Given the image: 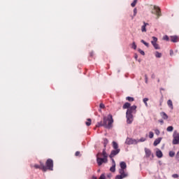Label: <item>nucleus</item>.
Returning <instances> with one entry per match:
<instances>
[{
  "mask_svg": "<svg viewBox=\"0 0 179 179\" xmlns=\"http://www.w3.org/2000/svg\"><path fill=\"white\" fill-rule=\"evenodd\" d=\"M108 157V154L106 152V148L103 150L102 153L99 152L96 155V162L98 163V166H101L103 163H107L108 160L107 159Z\"/></svg>",
  "mask_w": 179,
  "mask_h": 179,
  "instance_id": "obj_1",
  "label": "nucleus"
},
{
  "mask_svg": "<svg viewBox=\"0 0 179 179\" xmlns=\"http://www.w3.org/2000/svg\"><path fill=\"white\" fill-rule=\"evenodd\" d=\"M103 122L105 128H111V125H113V122H114V120H113V115H108V117H103Z\"/></svg>",
  "mask_w": 179,
  "mask_h": 179,
  "instance_id": "obj_2",
  "label": "nucleus"
},
{
  "mask_svg": "<svg viewBox=\"0 0 179 179\" xmlns=\"http://www.w3.org/2000/svg\"><path fill=\"white\" fill-rule=\"evenodd\" d=\"M119 173L120 175L116 176L115 179H124L128 177L127 169H119Z\"/></svg>",
  "mask_w": 179,
  "mask_h": 179,
  "instance_id": "obj_3",
  "label": "nucleus"
},
{
  "mask_svg": "<svg viewBox=\"0 0 179 179\" xmlns=\"http://www.w3.org/2000/svg\"><path fill=\"white\" fill-rule=\"evenodd\" d=\"M46 171L47 170H50V171H52L54 170V161L51 159H48L46 161Z\"/></svg>",
  "mask_w": 179,
  "mask_h": 179,
  "instance_id": "obj_4",
  "label": "nucleus"
},
{
  "mask_svg": "<svg viewBox=\"0 0 179 179\" xmlns=\"http://www.w3.org/2000/svg\"><path fill=\"white\" fill-rule=\"evenodd\" d=\"M173 145H178L179 143V134L177 132V131H175L173 134Z\"/></svg>",
  "mask_w": 179,
  "mask_h": 179,
  "instance_id": "obj_5",
  "label": "nucleus"
},
{
  "mask_svg": "<svg viewBox=\"0 0 179 179\" xmlns=\"http://www.w3.org/2000/svg\"><path fill=\"white\" fill-rule=\"evenodd\" d=\"M40 165L35 164L34 166V169H39V170H43V171H47V167L44 165V163H43L41 161L39 162Z\"/></svg>",
  "mask_w": 179,
  "mask_h": 179,
  "instance_id": "obj_6",
  "label": "nucleus"
},
{
  "mask_svg": "<svg viewBox=\"0 0 179 179\" xmlns=\"http://www.w3.org/2000/svg\"><path fill=\"white\" fill-rule=\"evenodd\" d=\"M136 106L134 105L129 108L126 112L127 114H135L136 113Z\"/></svg>",
  "mask_w": 179,
  "mask_h": 179,
  "instance_id": "obj_7",
  "label": "nucleus"
},
{
  "mask_svg": "<svg viewBox=\"0 0 179 179\" xmlns=\"http://www.w3.org/2000/svg\"><path fill=\"white\" fill-rule=\"evenodd\" d=\"M126 145H136L138 143V141L131 138H127L125 141Z\"/></svg>",
  "mask_w": 179,
  "mask_h": 179,
  "instance_id": "obj_8",
  "label": "nucleus"
},
{
  "mask_svg": "<svg viewBox=\"0 0 179 179\" xmlns=\"http://www.w3.org/2000/svg\"><path fill=\"white\" fill-rule=\"evenodd\" d=\"M126 117L127 124H132V122L134 121V115L126 113Z\"/></svg>",
  "mask_w": 179,
  "mask_h": 179,
  "instance_id": "obj_9",
  "label": "nucleus"
},
{
  "mask_svg": "<svg viewBox=\"0 0 179 179\" xmlns=\"http://www.w3.org/2000/svg\"><path fill=\"white\" fill-rule=\"evenodd\" d=\"M121 152L120 149L118 150H113L109 155L110 159H113V157H115L118 153Z\"/></svg>",
  "mask_w": 179,
  "mask_h": 179,
  "instance_id": "obj_10",
  "label": "nucleus"
},
{
  "mask_svg": "<svg viewBox=\"0 0 179 179\" xmlns=\"http://www.w3.org/2000/svg\"><path fill=\"white\" fill-rule=\"evenodd\" d=\"M154 9L156 10V15L157 16V18L160 17V16H162V11L160 10V8L155 6Z\"/></svg>",
  "mask_w": 179,
  "mask_h": 179,
  "instance_id": "obj_11",
  "label": "nucleus"
},
{
  "mask_svg": "<svg viewBox=\"0 0 179 179\" xmlns=\"http://www.w3.org/2000/svg\"><path fill=\"white\" fill-rule=\"evenodd\" d=\"M145 157H150V156H152L153 154H152V151L150 149L145 148Z\"/></svg>",
  "mask_w": 179,
  "mask_h": 179,
  "instance_id": "obj_12",
  "label": "nucleus"
},
{
  "mask_svg": "<svg viewBox=\"0 0 179 179\" xmlns=\"http://www.w3.org/2000/svg\"><path fill=\"white\" fill-rule=\"evenodd\" d=\"M120 170H127V163H125V162H120Z\"/></svg>",
  "mask_w": 179,
  "mask_h": 179,
  "instance_id": "obj_13",
  "label": "nucleus"
},
{
  "mask_svg": "<svg viewBox=\"0 0 179 179\" xmlns=\"http://www.w3.org/2000/svg\"><path fill=\"white\" fill-rule=\"evenodd\" d=\"M171 41H172V43H178V36H171Z\"/></svg>",
  "mask_w": 179,
  "mask_h": 179,
  "instance_id": "obj_14",
  "label": "nucleus"
},
{
  "mask_svg": "<svg viewBox=\"0 0 179 179\" xmlns=\"http://www.w3.org/2000/svg\"><path fill=\"white\" fill-rule=\"evenodd\" d=\"M162 137H159L157 139H155V141H154V146H157V145H159V143H160L162 142Z\"/></svg>",
  "mask_w": 179,
  "mask_h": 179,
  "instance_id": "obj_15",
  "label": "nucleus"
},
{
  "mask_svg": "<svg viewBox=\"0 0 179 179\" xmlns=\"http://www.w3.org/2000/svg\"><path fill=\"white\" fill-rule=\"evenodd\" d=\"M156 156L159 159H161V157H163V152H162V150H159L156 152Z\"/></svg>",
  "mask_w": 179,
  "mask_h": 179,
  "instance_id": "obj_16",
  "label": "nucleus"
},
{
  "mask_svg": "<svg viewBox=\"0 0 179 179\" xmlns=\"http://www.w3.org/2000/svg\"><path fill=\"white\" fill-rule=\"evenodd\" d=\"M146 26H149V24L144 22V24L141 27V31L146 32Z\"/></svg>",
  "mask_w": 179,
  "mask_h": 179,
  "instance_id": "obj_17",
  "label": "nucleus"
},
{
  "mask_svg": "<svg viewBox=\"0 0 179 179\" xmlns=\"http://www.w3.org/2000/svg\"><path fill=\"white\" fill-rule=\"evenodd\" d=\"M167 105L169 106V107L170 108L171 110H173V101L171 99L168 100Z\"/></svg>",
  "mask_w": 179,
  "mask_h": 179,
  "instance_id": "obj_18",
  "label": "nucleus"
},
{
  "mask_svg": "<svg viewBox=\"0 0 179 179\" xmlns=\"http://www.w3.org/2000/svg\"><path fill=\"white\" fill-rule=\"evenodd\" d=\"M131 107V103L126 102L124 105H123V109L125 110L127 108H130Z\"/></svg>",
  "mask_w": 179,
  "mask_h": 179,
  "instance_id": "obj_19",
  "label": "nucleus"
},
{
  "mask_svg": "<svg viewBox=\"0 0 179 179\" xmlns=\"http://www.w3.org/2000/svg\"><path fill=\"white\" fill-rule=\"evenodd\" d=\"M161 116L163 118V120H167L169 118V116L164 112L161 113Z\"/></svg>",
  "mask_w": 179,
  "mask_h": 179,
  "instance_id": "obj_20",
  "label": "nucleus"
},
{
  "mask_svg": "<svg viewBox=\"0 0 179 179\" xmlns=\"http://www.w3.org/2000/svg\"><path fill=\"white\" fill-rule=\"evenodd\" d=\"M104 125H106V122H103V121H101V122H99L96 124V127H104Z\"/></svg>",
  "mask_w": 179,
  "mask_h": 179,
  "instance_id": "obj_21",
  "label": "nucleus"
},
{
  "mask_svg": "<svg viewBox=\"0 0 179 179\" xmlns=\"http://www.w3.org/2000/svg\"><path fill=\"white\" fill-rule=\"evenodd\" d=\"M113 149H115V150H118V149H120V148H118V143H117V142H115V141H113Z\"/></svg>",
  "mask_w": 179,
  "mask_h": 179,
  "instance_id": "obj_22",
  "label": "nucleus"
},
{
  "mask_svg": "<svg viewBox=\"0 0 179 179\" xmlns=\"http://www.w3.org/2000/svg\"><path fill=\"white\" fill-rule=\"evenodd\" d=\"M108 143V139L107 138H103V146H104V148L103 149H106L107 145Z\"/></svg>",
  "mask_w": 179,
  "mask_h": 179,
  "instance_id": "obj_23",
  "label": "nucleus"
},
{
  "mask_svg": "<svg viewBox=\"0 0 179 179\" xmlns=\"http://www.w3.org/2000/svg\"><path fill=\"white\" fill-rule=\"evenodd\" d=\"M87 122H85V124L87 127H90V125H92V119H87Z\"/></svg>",
  "mask_w": 179,
  "mask_h": 179,
  "instance_id": "obj_24",
  "label": "nucleus"
},
{
  "mask_svg": "<svg viewBox=\"0 0 179 179\" xmlns=\"http://www.w3.org/2000/svg\"><path fill=\"white\" fill-rule=\"evenodd\" d=\"M173 129H174V127H173V126H169L166 128V131L168 132H173Z\"/></svg>",
  "mask_w": 179,
  "mask_h": 179,
  "instance_id": "obj_25",
  "label": "nucleus"
},
{
  "mask_svg": "<svg viewBox=\"0 0 179 179\" xmlns=\"http://www.w3.org/2000/svg\"><path fill=\"white\" fill-rule=\"evenodd\" d=\"M143 103H144V104H145V107H148V101H149V99H148V98H144L143 99Z\"/></svg>",
  "mask_w": 179,
  "mask_h": 179,
  "instance_id": "obj_26",
  "label": "nucleus"
},
{
  "mask_svg": "<svg viewBox=\"0 0 179 179\" xmlns=\"http://www.w3.org/2000/svg\"><path fill=\"white\" fill-rule=\"evenodd\" d=\"M152 39L153 41H151V43L152 45L157 43V38L155 36H152Z\"/></svg>",
  "mask_w": 179,
  "mask_h": 179,
  "instance_id": "obj_27",
  "label": "nucleus"
},
{
  "mask_svg": "<svg viewBox=\"0 0 179 179\" xmlns=\"http://www.w3.org/2000/svg\"><path fill=\"white\" fill-rule=\"evenodd\" d=\"M152 39L153 41H151V43L152 45L157 43V38L155 36H152Z\"/></svg>",
  "mask_w": 179,
  "mask_h": 179,
  "instance_id": "obj_28",
  "label": "nucleus"
},
{
  "mask_svg": "<svg viewBox=\"0 0 179 179\" xmlns=\"http://www.w3.org/2000/svg\"><path fill=\"white\" fill-rule=\"evenodd\" d=\"M136 3H138V0H134V2L131 3V6H132V8H135V6H136Z\"/></svg>",
  "mask_w": 179,
  "mask_h": 179,
  "instance_id": "obj_29",
  "label": "nucleus"
},
{
  "mask_svg": "<svg viewBox=\"0 0 179 179\" xmlns=\"http://www.w3.org/2000/svg\"><path fill=\"white\" fill-rule=\"evenodd\" d=\"M154 48H155V50H160V47L159 46V44L157 43H154L152 44Z\"/></svg>",
  "mask_w": 179,
  "mask_h": 179,
  "instance_id": "obj_30",
  "label": "nucleus"
},
{
  "mask_svg": "<svg viewBox=\"0 0 179 179\" xmlns=\"http://www.w3.org/2000/svg\"><path fill=\"white\" fill-rule=\"evenodd\" d=\"M110 171H111L112 173L115 172V165H112V166L110 169Z\"/></svg>",
  "mask_w": 179,
  "mask_h": 179,
  "instance_id": "obj_31",
  "label": "nucleus"
},
{
  "mask_svg": "<svg viewBox=\"0 0 179 179\" xmlns=\"http://www.w3.org/2000/svg\"><path fill=\"white\" fill-rule=\"evenodd\" d=\"M155 57L157 58H162V53L159 52H155Z\"/></svg>",
  "mask_w": 179,
  "mask_h": 179,
  "instance_id": "obj_32",
  "label": "nucleus"
},
{
  "mask_svg": "<svg viewBox=\"0 0 179 179\" xmlns=\"http://www.w3.org/2000/svg\"><path fill=\"white\" fill-rule=\"evenodd\" d=\"M126 100H128V101H134L135 99H134V97L127 96L126 97Z\"/></svg>",
  "mask_w": 179,
  "mask_h": 179,
  "instance_id": "obj_33",
  "label": "nucleus"
},
{
  "mask_svg": "<svg viewBox=\"0 0 179 179\" xmlns=\"http://www.w3.org/2000/svg\"><path fill=\"white\" fill-rule=\"evenodd\" d=\"M175 155H176V152H174V151H170L169 152L170 157H174Z\"/></svg>",
  "mask_w": 179,
  "mask_h": 179,
  "instance_id": "obj_34",
  "label": "nucleus"
},
{
  "mask_svg": "<svg viewBox=\"0 0 179 179\" xmlns=\"http://www.w3.org/2000/svg\"><path fill=\"white\" fill-rule=\"evenodd\" d=\"M153 136H155V134L153 133V131H150L149 132V138L150 139H152L153 138Z\"/></svg>",
  "mask_w": 179,
  "mask_h": 179,
  "instance_id": "obj_35",
  "label": "nucleus"
},
{
  "mask_svg": "<svg viewBox=\"0 0 179 179\" xmlns=\"http://www.w3.org/2000/svg\"><path fill=\"white\" fill-rule=\"evenodd\" d=\"M163 40H164L165 41H169V40H170V38H169V36L165 35L163 37Z\"/></svg>",
  "mask_w": 179,
  "mask_h": 179,
  "instance_id": "obj_36",
  "label": "nucleus"
},
{
  "mask_svg": "<svg viewBox=\"0 0 179 179\" xmlns=\"http://www.w3.org/2000/svg\"><path fill=\"white\" fill-rule=\"evenodd\" d=\"M141 43H143V44H144V45H145V47H149V43L145 42L144 40H141Z\"/></svg>",
  "mask_w": 179,
  "mask_h": 179,
  "instance_id": "obj_37",
  "label": "nucleus"
},
{
  "mask_svg": "<svg viewBox=\"0 0 179 179\" xmlns=\"http://www.w3.org/2000/svg\"><path fill=\"white\" fill-rule=\"evenodd\" d=\"M145 141H146V138H141L138 141H137V143L138 142H145Z\"/></svg>",
  "mask_w": 179,
  "mask_h": 179,
  "instance_id": "obj_38",
  "label": "nucleus"
},
{
  "mask_svg": "<svg viewBox=\"0 0 179 179\" xmlns=\"http://www.w3.org/2000/svg\"><path fill=\"white\" fill-rule=\"evenodd\" d=\"M131 48H133L134 50H136V44L135 43V42H133Z\"/></svg>",
  "mask_w": 179,
  "mask_h": 179,
  "instance_id": "obj_39",
  "label": "nucleus"
},
{
  "mask_svg": "<svg viewBox=\"0 0 179 179\" xmlns=\"http://www.w3.org/2000/svg\"><path fill=\"white\" fill-rule=\"evenodd\" d=\"M138 52H140V54H141V55H145V52L141 49H138Z\"/></svg>",
  "mask_w": 179,
  "mask_h": 179,
  "instance_id": "obj_40",
  "label": "nucleus"
},
{
  "mask_svg": "<svg viewBox=\"0 0 179 179\" xmlns=\"http://www.w3.org/2000/svg\"><path fill=\"white\" fill-rule=\"evenodd\" d=\"M136 13H138V10L136 8L134 9V16H136Z\"/></svg>",
  "mask_w": 179,
  "mask_h": 179,
  "instance_id": "obj_41",
  "label": "nucleus"
},
{
  "mask_svg": "<svg viewBox=\"0 0 179 179\" xmlns=\"http://www.w3.org/2000/svg\"><path fill=\"white\" fill-rule=\"evenodd\" d=\"M155 132L156 135H160V131H159V129H155Z\"/></svg>",
  "mask_w": 179,
  "mask_h": 179,
  "instance_id": "obj_42",
  "label": "nucleus"
},
{
  "mask_svg": "<svg viewBox=\"0 0 179 179\" xmlns=\"http://www.w3.org/2000/svg\"><path fill=\"white\" fill-rule=\"evenodd\" d=\"M99 107H100V108H105L106 106H104L103 103H100Z\"/></svg>",
  "mask_w": 179,
  "mask_h": 179,
  "instance_id": "obj_43",
  "label": "nucleus"
},
{
  "mask_svg": "<svg viewBox=\"0 0 179 179\" xmlns=\"http://www.w3.org/2000/svg\"><path fill=\"white\" fill-rule=\"evenodd\" d=\"M173 178H178V174L176 173L172 176Z\"/></svg>",
  "mask_w": 179,
  "mask_h": 179,
  "instance_id": "obj_44",
  "label": "nucleus"
},
{
  "mask_svg": "<svg viewBox=\"0 0 179 179\" xmlns=\"http://www.w3.org/2000/svg\"><path fill=\"white\" fill-rule=\"evenodd\" d=\"M111 159V160H112V164H113V166H115V161L114 160V159L113 158H110Z\"/></svg>",
  "mask_w": 179,
  "mask_h": 179,
  "instance_id": "obj_45",
  "label": "nucleus"
},
{
  "mask_svg": "<svg viewBox=\"0 0 179 179\" xmlns=\"http://www.w3.org/2000/svg\"><path fill=\"white\" fill-rule=\"evenodd\" d=\"M75 156H80V152L79 151L76 152Z\"/></svg>",
  "mask_w": 179,
  "mask_h": 179,
  "instance_id": "obj_46",
  "label": "nucleus"
},
{
  "mask_svg": "<svg viewBox=\"0 0 179 179\" xmlns=\"http://www.w3.org/2000/svg\"><path fill=\"white\" fill-rule=\"evenodd\" d=\"M99 179H106V176L104 175H101V176L99 177Z\"/></svg>",
  "mask_w": 179,
  "mask_h": 179,
  "instance_id": "obj_47",
  "label": "nucleus"
},
{
  "mask_svg": "<svg viewBox=\"0 0 179 179\" xmlns=\"http://www.w3.org/2000/svg\"><path fill=\"white\" fill-rule=\"evenodd\" d=\"M145 83H148V75H145Z\"/></svg>",
  "mask_w": 179,
  "mask_h": 179,
  "instance_id": "obj_48",
  "label": "nucleus"
},
{
  "mask_svg": "<svg viewBox=\"0 0 179 179\" xmlns=\"http://www.w3.org/2000/svg\"><path fill=\"white\" fill-rule=\"evenodd\" d=\"M176 159H178V160L179 162V151L176 154Z\"/></svg>",
  "mask_w": 179,
  "mask_h": 179,
  "instance_id": "obj_49",
  "label": "nucleus"
},
{
  "mask_svg": "<svg viewBox=\"0 0 179 179\" xmlns=\"http://www.w3.org/2000/svg\"><path fill=\"white\" fill-rule=\"evenodd\" d=\"M90 57H93L94 55V53L93 52H91L90 53Z\"/></svg>",
  "mask_w": 179,
  "mask_h": 179,
  "instance_id": "obj_50",
  "label": "nucleus"
},
{
  "mask_svg": "<svg viewBox=\"0 0 179 179\" xmlns=\"http://www.w3.org/2000/svg\"><path fill=\"white\" fill-rule=\"evenodd\" d=\"M159 122H160L161 124H164V121H163V120H159Z\"/></svg>",
  "mask_w": 179,
  "mask_h": 179,
  "instance_id": "obj_51",
  "label": "nucleus"
},
{
  "mask_svg": "<svg viewBox=\"0 0 179 179\" xmlns=\"http://www.w3.org/2000/svg\"><path fill=\"white\" fill-rule=\"evenodd\" d=\"M93 178H94V179H97V178H96L95 177H94Z\"/></svg>",
  "mask_w": 179,
  "mask_h": 179,
  "instance_id": "obj_52",
  "label": "nucleus"
},
{
  "mask_svg": "<svg viewBox=\"0 0 179 179\" xmlns=\"http://www.w3.org/2000/svg\"><path fill=\"white\" fill-rule=\"evenodd\" d=\"M160 106H162V103H160Z\"/></svg>",
  "mask_w": 179,
  "mask_h": 179,
  "instance_id": "obj_53",
  "label": "nucleus"
}]
</instances>
